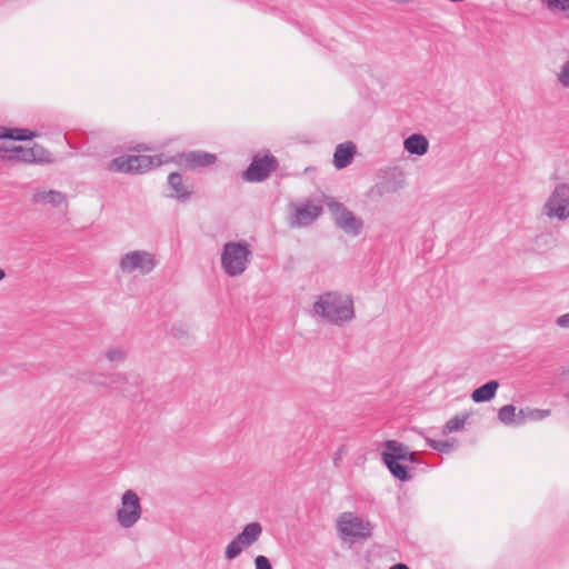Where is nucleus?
Wrapping results in <instances>:
<instances>
[{
    "mask_svg": "<svg viewBox=\"0 0 569 569\" xmlns=\"http://www.w3.org/2000/svg\"><path fill=\"white\" fill-rule=\"evenodd\" d=\"M338 536L343 541L356 542L372 536L373 525L355 512H342L336 522Z\"/></svg>",
    "mask_w": 569,
    "mask_h": 569,
    "instance_id": "20e7f679",
    "label": "nucleus"
},
{
    "mask_svg": "<svg viewBox=\"0 0 569 569\" xmlns=\"http://www.w3.org/2000/svg\"><path fill=\"white\" fill-rule=\"evenodd\" d=\"M556 323L558 327L560 328H569V312L568 313H565V315H561L559 316L557 319H556Z\"/></svg>",
    "mask_w": 569,
    "mask_h": 569,
    "instance_id": "2f4dec72",
    "label": "nucleus"
},
{
    "mask_svg": "<svg viewBox=\"0 0 569 569\" xmlns=\"http://www.w3.org/2000/svg\"><path fill=\"white\" fill-rule=\"evenodd\" d=\"M262 533V527L259 522H250L244 526L238 536L250 547Z\"/></svg>",
    "mask_w": 569,
    "mask_h": 569,
    "instance_id": "aec40b11",
    "label": "nucleus"
},
{
    "mask_svg": "<svg viewBox=\"0 0 569 569\" xmlns=\"http://www.w3.org/2000/svg\"><path fill=\"white\" fill-rule=\"evenodd\" d=\"M31 201L34 204H49L52 208H59L68 204L66 193L58 190L36 189L32 192Z\"/></svg>",
    "mask_w": 569,
    "mask_h": 569,
    "instance_id": "4468645a",
    "label": "nucleus"
},
{
    "mask_svg": "<svg viewBox=\"0 0 569 569\" xmlns=\"http://www.w3.org/2000/svg\"><path fill=\"white\" fill-rule=\"evenodd\" d=\"M467 416H455L449 419L442 428V435H448L461 430L467 421Z\"/></svg>",
    "mask_w": 569,
    "mask_h": 569,
    "instance_id": "a878e982",
    "label": "nucleus"
},
{
    "mask_svg": "<svg viewBox=\"0 0 569 569\" xmlns=\"http://www.w3.org/2000/svg\"><path fill=\"white\" fill-rule=\"evenodd\" d=\"M216 160V154L202 151L180 153L174 158H166L163 154H123L112 159L106 168L108 171L116 173L142 174L148 170L169 161H176L180 166H184L187 169L192 170L210 166L214 163Z\"/></svg>",
    "mask_w": 569,
    "mask_h": 569,
    "instance_id": "f257e3e1",
    "label": "nucleus"
},
{
    "mask_svg": "<svg viewBox=\"0 0 569 569\" xmlns=\"http://www.w3.org/2000/svg\"><path fill=\"white\" fill-rule=\"evenodd\" d=\"M4 277H6V272H4V270H2V269L0 268V281H1L2 279H4Z\"/></svg>",
    "mask_w": 569,
    "mask_h": 569,
    "instance_id": "e433bc0d",
    "label": "nucleus"
},
{
    "mask_svg": "<svg viewBox=\"0 0 569 569\" xmlns=\"http://www.w3.org/2000/svg\"><path fill=\"white\" fill-rule=\"evenodd\" d=\"M402 142H428V139L422 133H412L405 138Z\"/></svg>",
    "mask_w": 569,
    "mask_h": 569,
    "instance_id": "7c9ffc66",
    "label": "nucleus"
},
{
    "mask_svg": "<svg viewBox=\"0 0 569 569\" xmlns=\"http://www.w3.org/2000/svg\"><path fill=\"white\" fill-rule=\"evenodd\" d=\"M357 154V144H337L333 152V166L337 169L348 167Z\"/></svg>",
    "mask_w": 569,
    "mask_h": 569,
    "instance_id": "a211bd4d",
    "label": "nucleus"
},
{
    "mask_svg": "<svg viewBox=\"0 0 569 569\" xmlns=\"http://www.w3.org/2000/svg\"><path fill=\"white\" fill-rule=\"evenodd\" d=\"M405 461L417 462L418 461V452L410 451L409 448H408L407 449V457H406Z\"/></svg>",
    "mask_w": 569,
    "mask_h": 569,
    "instance_id": "72a5a7b5",
    "label": "nucleus"
},
{
    "mask_svg": "<svg viewBox=\"0 0 569 569\" xmlns=\"http://www.w3.org/2000/svg\"><path fill=\"white\" fill-rule=\"evenodd\" d=\"M407 184L406 173L399 167H389L378 174V181L372 191L382 197L401 191Z\"/></svg>",
    "mask_w": 569,
    "mask_h": 569,
    "instance_id": "9b49d317",
    "label": "nucleus"
},
{
    "mask_svg": "<svg viewBox=\"0 0 569 569\" xmlns=\"http://www.w3.org/2000/svg\"><path fill=\"white\" fill-rule=\"evenodd\" d=\"M550 415L548 409H520L518 412V425L525 423L527 420L539 421Z\"/></svg>",
    "mask_w": 569,
    "mask_h": 569,
    "instance_id": "412c9836",
    "label": "nucleus"
},
{
    "mask_svg": "<svg viewBox=\"0 0 569 569\" xmlns=\"http://www.w3.org/2000/svg\"><path fill=\"white\" fill-rule=\"evenodd\" d=\"M128 349L124 347H111L104 353L107 360L112 363L124 362L128 358Z\"/></svg>",
    "mask_w": 569,
    "mask_h": 569,
    "instance_id": "b1692460",
    "label": "nucleus"
},
{
    "mask_svg": "<svg viewBox=\"0 0 569 569\" xmlns=\"http://www.w3.org/2000/svg\"><path fill=\"white\" fill-rule=\"evenodd\" d=\"M111 383L127 398L134 399L140 395L138 380L131 381L124 373H116L111 377Z\"/></svg>",
    "mask_w": 569,
    "mask_h": 569,
    "instance_id": "dca6fc26",
    "label": "nucleus"
},
{
    "mask_svg": "<svg viewBox=\"0 0 569 569\" xmlns=\"http://www.w3.org/2000/svg\"><path fill=\"white\" fill-rule=\"evenodd\" d=\"M549 218L563 220L569 217V186L559 184L556 187L543 207Z\"/></svg>",
    "mask_w": 569,
    "mask_h": 569,
    "instance_id": "f8f14e48",
    "label": "nucleus"
},
{
    "mask_svg": "<svg viewBox=\"0 0 569 569\" xmlns=\"http://www.w3.org/2000/svg\"><path fill=\"white\" fill-rule=\"evenodd\" d=\"M158 266L157 256L146 250H132L120 257L119 269L127 274L138 272L142 276L151 273Z\"/></svg>",
    "mask_w": 569,
    "mask_h": 569,
    "instance_id": "0eeeda50",
    "label": "nucleus"
},
{
    "mask_svg": "<svg viewBox=\"0 0 569 569\" xmlns=\"http://www.w3.org/2000/svg\"><path fill=\"white\" fill-rule=\"evenodd\" d=\"M251 250L246 242L230 241L223 244L221 253V267L230 277L242 274L249 263Z\"/></svg>",
    "mask_w": 569,
    "mask_h": 569,
    "instance_id": "39448f33",
    "label": "nucleus"
},
{
    "mask_svg": "<svg viewBox=\"0 0 569 569\" xmlns=\"http://www.w3.org/2000/svg\"><path fill=\"white\" fill-rule=\"evenodd\" d=\"M329 211L332 213L336 226L345 233L359 236L363 229V222L352 211L342 203L331 199L327 202Z\"/></svg>",
    "mask_w": 569,
    "mask_h": 569,
    "instance_id": "1a4fd4ad",
    "label": "nucleus"
},
{
    "mask_svg": "<svg viewBox=\"0 0 569 569\" xmlns=\"http://www.w3.org/2000/svg\"><path fill=\"white\" fill-rule=\"evenodd\" d=\"M407 449V446L397 440H387L385 442V450L381 453V460L390 473L402 482L411 479L408 468L399 462L406 460Z\"/></svg>",
    "mask_w": 569,
    "mask_h": 569,
    "instance_id": "423d86ee",
    "label": "nucleus"
},
{
    "mask_svg": "<svg viewBox=\"0 0 569 569\" xmlns=\"http://www.w3.org/2000/svg\"><path fill=\"white\" fill-rule=\"evenodd\" d=\"M249 546L237 535L233 540H231L224 551V557L227 560L236 559L244 548Z\"/></svg>",
    "mask_w": 569,
    "mask_h": 569,
    "instance_id": "5701e85b",
    "label": "nucleus"
},
{
    "mask_svg": "<svg viewBox=\"0 0 569 569\" xmlns=\"http://www.w3.org/2000/svg\"><path fill=\"white\" fill-rule=\"evenodd\" d=\"M56 142H61L62 140L66 141V142H69V138L67 137L66 133H57V137L54 138Z\"/></svg>",
    "mask_w": 569,
    "mask_h": 569,
    "instance_id": "f704fd0d",
    "label": "nucleus"
},
{
    "mask_svg": "<svg viewBox=\"0 0 569 569\" xmlns=\"http://www.w3.org/2000/svg\"><path fill=\"white\" fill-rule=\"evenodd\" d=\"M0 160L22 163H50L57 158L43 148L42 144H0Z\"/></svg>",
    "mask_w": 569,
    "mask_h": 569,
    "instance_id": "7ed1b4c3",
    "label": "nucleus"
},
{
    "mask_svg": "<svg viewBox=\"0 0 569 569\" xmlns=\"http://www.w3.org/2000/svg\"><path fill=\"white\" fill-rule=\"evenodd\" d=\"M142 508L139 496L131 489L126 490L121 497V505L117 510V521L120 527L129 529L141 518Z\"/></svg>",
    "mask_w": 569,
    "mask_h": 569,
    "instance_id": "9d476101",
    "label": "nucleus"
},
{
    "mask_svg": "<svg viewBox=\"0 0 569 569\" xmlns=\"http://www.w3.org/2000/svg\"><path fill=\"white\" fill-rule=\"evenodd\" d=\"M498 388L499 382L497 380H490L475 389L471 393V399L476 403L490 401L496 396Z\"/></svg>",
    "mask_w": 569,
    "mask_h": 569,
    "instance_id": "6ab92c4d",
    "label": "nucleus"
},
{
    "mask_svg": "<svg viewBox=\"0 0 569 569\" xmlns=\"http://www.w3.org/2000/svg\"><path fill=\"white\" fill-rule=\"evenodd\" d=\"M389 569H409V567L405 563H396L393 566H391Z\"/></svg>",
    "mask_w": 569,
    "mask_h": 569,
    "instance_id": "c9c22d12",
    "label": "nucleus"
},
{
    "mask_svg": "<svg viewBox=\"0 0 569 569\" xmlns=\"http://www.w3.org/2000/svg\"><path fill=\"white\" fill-rule=\"evenodd\" d=\"M557 81L562 88L569 89V60L560 66Z\"/></svg>",
    "mask_w": 569,
    "mask_h": 569,
    "instance_id": "bb28decb",
    "label": "nucleus"
},
{
    "mask_svg": "<svg viewBox=\"0 0 569 569\" xmlns=\"http://www.w3.org/2000/svg\"><path fill=\"white\" fill-rule=\"evenodd\" d=\"M410 154L423 156L428 151L429 144H403Z\"/></svg>",
    "mask_w": 569,
    "mask_h": 569,
    "instance_id": "c85d7f7f",
    "label": "nucleus"
},
{
    "mask_svg": "<svg viewBox=\"0 0 569 569\" xmlns=\"http://www.w3.org/2000/svg\"><path fill=\"white\" fill-rule=\"evenodd\" d=\"M256 569H272L269 559L264 556H257L254 559Z\"/></svg>",
    "mask_w": 569,
    "mask_h": 569,
    "instance_id": "c756f323",
    "label": "nucleus"
},
{
    "mask_svg": "<svg viewBox=\"0 0 569 569\" xmlns=\"http://www.w3.org/2000/svg\"><path fill=\"white\" fill-rule=\"evenodd\" d=\"M168 186L172 190L171 197L179 201H187L192 194L191 187L184 183L183 177L179 172L168 176Z\"/></svg>",
    "mask_w": 569,
    "mask_h": 569,
    "instance_id": "2eb2a0df",
    "label": "nucleus"
},
{
    "mask_svg": "<svg viewBox=\"0 0 569 569\" xmlns=\"http://www.w3.org/2000/svg\"><path fill=\"white\" fill-rule=\"evenodd\" d=\"M41 134L37 131L23 128H7L0 126V139L11 140L13 142H28L34 138H40Z\"/></svg>",
    "mask_w": 569,
    "mask_h": 569,
    "instance_id": "f3484780",
    "label": "nucleus"
},
{
    "mask_svg": "<svg viewBox=\"0 0 569 569\" xmlns=\"http://www.w3.org/2000/svg\"><path fill=\"white\" fill-rule=\"evenodd\" d=\"M566 397H567V399H568V401H569V392L567 393V396H566Z\"/></svg>",
    "mask_w": 569,
    "mask_h": 569,
    "instance_id": "4c0bfd02",
    "label": "nucleus"
},
{
    "mask_svg": "<svg viewBox=\"0 0 569 569\" xmlns=\"http://www.w3.org/2000/svg\"><path fill=\"white\" fill-rule=\"evenodd\" d=\"M322 212L320 206L310 202L298 204L293 207V212L290 217V226L292 228H301L310 226Z\"/></svg>",
    "mask_w": 569,
    "mask_h": 569,
    "instance_id": "ddd939ff",
    "label": "nucleus"
},
{
    "mask_svg": "<svg viewBox=\"0 0 569 569\" xmlns=\"http://www.w3.org/2000/svg\"><path fill=\"white\" fill-rule=\"evenodd\" d=\"M427 445L439 452H448L451 449V445L448 441L433 440L427 438Z\"/></svg>",
    "mask_w": 569,
    "mask_h": 569,
    "instance_id": "cd10ccee",
    "label": "nucleus"
},
{
    "mask_svg": "<svg viewBox=\"0 0 569 569\" xmlns=\"http://www.w3.org/2000/svg\"><path fill=\"white\" fill-rule=\"evenodd\" d=\"M542 3L551 12H561L565 18L569 19V0H542Z\"/></svg>",
    "mask_w": 569,
    "mask_h": 569,
    "instance_id": "393cba45",
    "label": "nucleus"
},
{
    "mask_svg": "<svg viewBox=\"0 0 569 569\" xmlns=\"http://www.w3.org/2000/svg\"><path fill=\"white\" fill-rule=\"evenodd\" d=\"M343 453H345V446H341V447H340V448L335 452L332 460H333V463H335V466H336V467H338V466H339V463H340V461H341V459H342Z\"/></svg>",
    "mask_w": 569,
    "mask_h": 569,
    "instance_id": "473e14b6",
    "label": "nucleus"
},
{
    "mask_svg": "<svg viewBox=\"0 0 569 569\" xmlns=\"http://www.w3.org/2000/svg\"><path fill=\"white\" fill-rule=\"evenodd\" d=\"M278 167L279 162L271 153H256L248 168L242 172L241 178L249 183L262 182L266 181Z\"/></svg>",
    "mask_w": 569,
    "mask_h": 569,
    "instance_id": "6e6552de",
    "label": "nucleus"
},
{
    "mask_svg": "<svg viewBox=\"0 0 569 569\" xmlns=\"http://www.w3.org/2000/svg\"><path fill=\"white\" fill-rule=\"evenodd\" d=\"M498 419L506 426L518 425V413L513 405H506L498 411Z\"/></svg>",
    "mask_w": 569,
    "mask_h": 569,
    "instance_id": "4be33fe9",
    "label": "nucleus"
},
{
    "mask_svg": "<svg viewBox=\"0 0 569 569\" xmlns=\"http://www.w3.org/2000/svg\"><path fill=\"white\" fill-rule=\"evenodd\" d=\"M312 312L329 323L342 326L355 318L353 300L350 296L329 291L318 297Z\"/></svg>",
    "mask_w": 569,
    "mask_h": 569,
    "instance_id": "f03ea898",
    "label": "nucleus"
}]
</instances>
